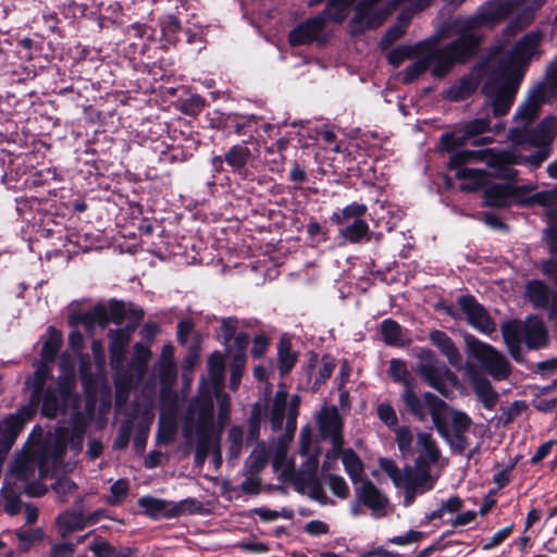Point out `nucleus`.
<instances>
[{"mask_svg": "<svg viewBox=\"0 0 557 557\" xmlns=\"http://www.w3.org/2000/svg\"><path fill=\"white\" fill-rule=\"evenodd\" d=\"M46 161L42 144L34 136L11 149L0 150V177L12 189H23L26 178Z\"/></svg>", "mask_w": 557, "mask_h": 557, "instance_id": "nucleus-1", "label": "nucleus"}, {"mask_svg": "<svg viewBox=\"0 0 557 557\" xmlns=\"http://www.w3.org/2000/svg\"><path fill=\"white\" fill-rule=\"evenodd\" d=\"M523 77L524 69L516 61H505L499 66L497 77L484 82L481 92L491 99L495 117L505 116L509 112Z\"/></svg>", "mask_w": 557, "mask_h": 557, "instance_id": "nucleus-2", "label": "nucleus"}, {"mask_svg": "<svg viewBox=\"0 0 557 557\" xmlns=\"http://www.w3.org/2000/svg\"><path fill=\"white\" fill-rule=\"evenodd\" d=\"M126 319V304L122 299L111 298L106 305L97 302L85 312H74L70 315V324H82L86 331H91L96 325L106 329L110 323L121 325Z\"/></svg>", "mask_w": 557, "mask_h": 557, "instance_id": "nucleus-3", "label": "nucleus"}, {"mask_svg": "<svg viewBox=\"0 0 557 557\" xmlns=\"http://www.w3.org/2000/svg\"><path fill=\"white\" fill-rule=\"evenodd\" d=\"M423 397L437 433L449 444L454 453L465 455L469 440L466 433H450L446 417L449 409L448 404L432 392H424Z\"/></svg>", "mask_w": 557, "mask_h": 557, "instance_id": "nucleus-4", "label": "nucleus"}, {"mask_svg": "<svg viewBox=\"0 0 557 557\" xmlns=\"http://www.w3.org/2000/svg\"><path fill=\"white\" fill-rule=\"evenodd\" d=\"M457 38L443 46V62L437 71L446 77L457 64H466L479 52L482 36L456 33Z\"/></svg>", "mask_w": 557, "mask_h": 557, "instance_id": "nucleus-5", "label": "nucleus"}, {"mask_svg": "<svg viewBox=\"0 0 557 557\" xmlns=\"http://www.w3.org/2000/svg\"><path fill=\"white\" fill-rule=\"evenodd\" d=\"M509 138L518 145L552 148L557 136V116L549 114L535 126H515L509 129Z\"/></svg>", "mask_w": 557, "mask_h": 557, "instance_id": "nucleus-6", "label": "nucleus"}, {"mask_svg": "<svg viewBox=\"0 0 557 557\" xmlns=\"http://www.w3.org/2000/svg\"><path fill=\"white\" fill-rule=\"evenodd\" d=\"M491 121L487 117L472 119L453 131L444 132L440 136L438 151L450 152L466 146L470 140L490 131Z\"/></svg>", "mask_w": 557, "mask_h": 557, "instance_id": "nucleus-7", "label": "nucleus"}, {"mask_svg": "<svg viewBox=\"0 0 557 557\" xmlns=\"http://www.w3.org/2000/svg\"><path fill=\"white\" fill-rule=\"evenodd\" d=\"M510 13V4L507 1H497L492 3L487 9H480L476 14L457 18L455 21L456 33L478 35L475 30L485 26H494L507 18Z\"/></svg>", "mask_w": 557, "mask_h": 557, "instance_id": "nucleus-8", "label": "nucleus"}, {"mask_svg": "<svg viewBox=\"0 0 557 557\" xmlns=\"http://www.w3.org/2000/svg\"><path fill=\"white\" fill-rule=\"evenodd\" d=\"M197 412L196 449L209 454L214 431V404L210 394L198 396L191 403Z\"/></svg>", "mask_w": 557, "mask_h": 557, "instance_id": "nucleus-9", "label": "nucleus"}, {"mask_svg": "<svg viewBox=\"0 0 557 557\" xmlns=\"http://www.w3.org/2000/svg\"><path fill=\"white\" fill-rule=\"evenodd\" d=\"M138 506L144 509L146 516L158 518H175L185 512L196 513L199 512L200 503L194 498H188L180 503H171L165 499L157 498L153 496H141L138 499Z\"/></svg>", "mask_w": 557, "mask_h": 557, "instance_id": "nucleus-10", "label": "nucleus"}, {"mask_svg": "<svg viewBox=\"0 0 557 557\" xmlns=\"http://www.w3.org/2000/svg\"><path fill=\"white\" fill-rule=\"evenodd\" d=\"M257 149L248 147L247 141L230 147L223 153L225 164L231 169L232 174L238 182H251L255 180V162Z\"/></svg>", "mask_w": 557, "mask_h": 557, "instance_id": "nucleus-11", "label": "nucleus"}, {"mask_svg": "<svg viewBox=\"0 0 557 557\" xmlns=\"http://www.w3.org/2000/svg\"><path fill=\"white\" fill-rule=\"evenodd\" d=\"M36 412V408L26 404L0 421V455L5 456L10 451L25 424L34 419Z\"/></svg>", "mask_w": 557, "mask_h": 557, "instance_id": "nucleus-12", "label": "nucleus"}, {"mask_svg": "<svg viewBox=\"0 0 557 557\" xmlns=\"http://www.w3.org/2000/svg\"><path fill=\"white\" fill-rule=\"evenodd\" d=\"M162 39L173 46L185 42L187 45L203 44V33L199 27L183 26L181 20L174 14H163L159 17Z\"/></svg>", "mask_w": 557, "mask_h": 557, "instance_id": "nucleus-13", "label": "nucleus"}, {"mask_svg": "<svg viewBox=\"0 0 557 557\" xmlns=\"http://www.w3.org/2000/svg\"><path fill=\"white\" fill-rule=\"evenodd\" d=\"M507 324L518 332L519 337L529 350L544 348L549 343L548 331L543 320L537 315L530 314L524 321L512 319L507 321Z\"/></svg>", "mask_w": 557, "mask_h": 557, "instance_id": "nucleus-14", "label": "nucleus"}, {"mask_svg": "<svg viewBox=\"0 0 557 557\" xmlns=\"http://www.w3.org/2000/svg\"><path fill=\"white\" fill-rule=\"evenodd\" d=\"M545 87L544 83H536L529 90L524 101L519 104L513 114L517 126H531L539 117L542 106L552 98L545 92Z\"/></svg>", "mask_w": 557, "mask_h": 557, "instance_id": "nucleus-15", "label": "nucleus"}, {"mask_svg": "<svg viewBox=\"0 0 557 557\" xmlns=\"http://www.w3.org/2000/svg\"><path fill=\"white\" fill-rule=\"evenodd\" d=\"M461 311L467 315V322L483 334L495 331V323L487 310L473 295L467 294L458 298Z\"/></svg>", "mask_w": 557, "mask_h": 557, "instance_id": "nucleus-16", "label": "nucleus"}, {"mask_svg": "<svg viewBox=\"0 0 557 557\" xmlns=\"http://www.w3.org/2000/svg\"><path fill=\"white\" fill-rule=\"evenodd\" d=\"M62 182L63 176L57 168L44 162L29 178H26L23 189L57 196V191L61 189L60 184Z\"/></svg>", "mask_w": 557, "mask_h": 557, "instance_id": "nucleus-17", "label": "nucleus"}, {"mask_svg": "<svg viewBox=\"0 0 557 557\" xmlns=\"http://www.w3.org/2000/svg\"><path fill=\"white\" fill-rule=\"evenodd\" d=\"M258 120L253 114L222 113L216 119V127L227 135L247 136L251 139L257 133Z\"/></svg>", "mask_w": 557, "mask_h": 557, "instance_id": "nucleus-18", "label": "nucleus"}, {"mask_svg": "<svg viewBox=\"0 0 557 557\" xmlns=\"http://www.w3.org/2000/svg\"><path fill=\"white\" fill-rule=\"evenodd\" d=\"M488 156L487 164L494 170V176L499 180L508 181L512 184L518 178V170L512 168L513 164L519 163V156L512 151L500 150L485 153Z\"/></svg>", "mask_w": 557, "mask_h": 557, "instance_id": "nucleus-19", "label": "nucleus"}, {"mask_svg": "<svg viewBox=\"0 0 557 557\" xmlns=\"http://www.w3.org/2000/svg\"><path fill=\"white\" fill-rule=\"evenodd\" d=\"M520 194V188L513 184L488 183L483 189V205L485 207L506 209Z\"/></svg>", "mask_w": 557, "mask_h": 557, "instance_id": "nucleus-20", "label": "nucleus"}, {"mask_svg": "<svg viewBox=\"0 0 557 557\" xmlns=\"http://www.w3.org/2000/svg\"><path fill=\"white\" fill-rule=\"evenodd\" d=\"M325 27V18L323 16H313L305 20L288 33V44L292 47H299L312 44Z\"/></svg>", "mask_w": 557, "mask_h": 557, "instance_id": "nucleus-21", "label": "nucleus"}, {"mask_svg": "<svg viewBox=\"0 0 557 557\" xmlns=\"http://www.w3.org/2000/svg\"><path fill=\"white\" fill-rule=\"evenodd\" d=\"M401 485L412 486V488L420 491V494L433 490L434 482L431 478L429 463L423 455L417 457L416 469L410 466L404 468Z\"/></svg>", "mask_w": 557, "mask_h": 557, "instance_id": "nucleus-22", "label": "nucleus"}, {"mask_svg": "<svg viewBox=\"0 0 557 557\" xmlns=\"http://www.w3.org/2000/svg\"><path fill=\"white\" fill-rule=\"evenodd\" d=\"M413 57L425 60L426 63L431 64V75L435 78H444L443 71H437V66L443 62V46H438L434 38L418 41L411 45Z\"/></svg>", "mask_w": 557, "mask_h": 557, "instance_id": "nucleus-23", "label": "nucleus"}, {"mask_svg": "<svg viewBox=\"0 0 557 557\" xmlns=\"http://www.w3.org/2000/svg\"><path fill=\"white\" fill-rule=\"evenodd\" d=\"M355 494L358 503L373 512L383 511L388 504L387 496L370 479L361 481L360 486L356 487Z\"/></svg>", "mask_w": 557, "mask_h": 557, "instance_id": "nucleus-24", "label": "nucleus"}, {"mask_svg": "<svg viewBox=\"0 0 557 557\" xmlns=\"http://www.w3.org/2000/svg\"><path fill=\"white\" fill-rule=\"evenodd\" d=\"M480 78L472 73L463 75L450 85L442 95L449 102H460L470 98L479 88Z\"/></svg>", "mask_w": 557, "mask_h": 557, "instance_id": "nucleus-25", "label": "nucleus"}, {"mask_svg": "<svg viewBox=\"0 0 557 557\" xmlns=\"http://www.w3.org/2000/svg\"><path fill=\"white\" fill-rule=\"evenodd\" d=\"M69 404V401H63L54 384H49L40 397V413L42 417L53 420L60 413H65Z\"/></svg>", "mask_w": 557, "mask_h": 557, "instance_id": "nucleus-26", "label": "nucleus"}, {"mask_svg": "<svg viewBox=\"0 0 557 557\" xmlns=\"http://www.w3.org/2000/svg\"><path fill=\"white\" fill-rule=\"evenodd\" d=\"M83 507V499H78L75 502L73 510H66L58 516L57 523L60 528L61 536L65 537L67 534L74 531H82L87 527Z\"/></svg>", "mask_w": 557, "mask_h": 557, "instance_id": "nucleus-27", "label": "nucleus"}, {"mask_svg": "<svg viewBox=\"0 0 557 557\" xmlns=\"http://www.w3.org/2000/svg\"><path fill=\"white\" fill-rule=\"evenodd\" d=\"M429 339L441 351V354L447 358L450 366L457 369L461 367L462 357L454 341L444 331H431Z\"/></svg>", "mask_w": 557, "mask_h": 557, "instance_id": "nucleus-28", "label": "nucleus"}, {"mask_svg": "<svg viewBox=\"0 0 557 557\" xmlns=\"http://www.w3.org/2000/svg\"><path fill=\"white\" fill-rule=\"evenodd\" d=\"M554 293L555 292L542 280H530L525 284V298L537 309H546Z\"/></svg>", "mask_w": 557, "mask_h": 557, "instance_id": "nucleus-29", "label": "nucleus"}, {"mask_svg": "<svg viewBox=\"0 0 557 557\" xmlns=\"http://www.w3.org/2000/svg\"><path fill=\"white\" fill-rule=\"evenodd\" d=\"M471 385L478 397L487 410H493L498 401V393L493 388L490 380L481 373L471 374Z\"/></svg>", "mask_w": 557, "mask_h": 557, "instance_id": "nucleus-30", "label": "nucleus"}, {"mask_svg": "<svg viewBox=\"0 0 557 557\" xmlns=\"http://www.w3.org/2000/svg\"><path fill=\"white\" fill-rule=\"evenodd\" d=\"M542 34L540 32H531L521 37L515 45L513 57L508 61H516L522 69L520 61L529 62L535 50L537 49Z\"/></svg>", "mask_w": 557, "mask_h": 557, "instance_id": "nucleus-31", "label": "nucleus"}, {"mask_svg": "<svg viewBox=\"0 0 557 557\" xmlns=\"http://www.w3.org/2000/svg\"><path fill=\"white\" fill-rule=\"evenodd\" d=\"M455 176L458 181H469V183H463L460 186V189L467 193L479 191L488 184V174L485 170L473 168L459 169Z\"/></svg>", "mask_w": 557, "mask_h": 557, "instance_id": "nucleus-32", "label": "nucleus"}, {"mask_svg": "<svg viewBox=\"0 0 557 557\" xmlns=\"http://www.w3.org/2000/svg\"><path fill=\"white\" fill-rule=\"evenodd\" d=\"M481 364L496 381H504L508 379L511 373V366L509 361L496 348H494Z\"/></svg>", "mask_w": 557, "mask_h": 557, "instance_id": "nucleus-33", "label": "nucleus"}, {"mask_svg": "<svg viewBox=\"0 0 557 557\" xmlns=\"http://www.w3.org/2000/svg\"><path fill=\"white\" fill-rule=\"evenodd\" d=\"M318 425L323 438H327V434L343 431L344 421L337 407H323L318 416Z\"/></svg>", "mask_w": 557, "mask_h": 557, "instance_id": "nucleus-34", "label": "nucleus"}, {"mask_svg": "<svg viewBox=\"0 0 557 557\" xmlns=\"http://www.w3.org/2000/svg\"><path fill=\"white\" fill-rule=\"evenodd\" d=\"M40 360L44 363H53L63 343L62 333L54 326H49L42 336Z\"/></svg>", "mask_w": 557, "mask_h": 557, "instance_id": "nucleus-35", "label": "nucleus"}, {"mask_svg": "<svg viewBox=\"0 0 557 557\" xmlns=\"http://www.w3.org/2000/svg\"><path fill=\"white\" fill-rule=\"evenodd\" d=\"M400 399L405 406L406 412L411 414L418 421H424L426 419L428 405L424 397H421L414 391V384L404 388Z\"/></svg>", "mask_w": 557, "mask_h": 557, "instance_id": "nucleus-36", "label": "nucleus"}, {"mask_svg": "<svg viewBox=\"0 0 557 557\" xmlns=\"http://www.w3.org/2000/svg\"><path fill=\"white\" fill-rule=\"evenodd\" d=\"M400 399L405 406L406 412L411 414L418 421H424L426 419L428 405L424 397H421L414 391V384L404 388Z\"/></svg>", "mask_w": 557, "mask_h": 557, "instance_id": "nucleus-37", "label": "nucleus"}, {"mask_svg": "<svg viewBox=\"0 0 557 557\" xmlns=\"http://www.w3.org/2000/svg\"><path fill=\"white\" fill-rule=\"evenodd\" d=\"M298 360V354L292 350L288 338L282 337L277 344V368L282 377L292 372Z\"/></svg>", "mask_w": 557, "mask_h": 557, "instance_id": "nucleus-38", "label": "nucleus"}, {"mask_svg": "<svg viewBox=\"0 0 557 557\" xmlns=\"http://www.w3.org/2000/svg\"><path fill=\"white\" fill-rule=\"evenodd\" d=\"M131 339L124 335L123 331L111 330L109 343V356L111 366L119 367L125 359L126 347Z\"/></svg>", "mask_w": 557, "mask_h": 557, "instance_id": "nucleus-39", "label": "nucleus"}, {"mask_svg": "<svg viewBox=\"0 0 557 557\" xmlns=\"http://www.w3.org/2000/svg\"><path fill=\"white\" fill-rule=\"evenodd\" d=\"M85 433L86 424L79 413L74 417L71 431L66 428H60L57 430V434L60 440L66 438L67 435H70L71 448L76 451H79L83 447Z\"/></svg>", "mask_w": 557, "mask_h": 557, "instance_id": "nucleus-40", "label": "nucleus"}, {"mask_svg": "<svg viewBox=\"0 0 557 557\" xmlns=\"http://www.w3.org/2000/svg\"><path fill=\"white\" fill-rule=\"evenodd\" d=\"M368 212V207L364 203L351 202L341 210L334 211L331 215L332 223L336 225H344L346 223L364 220Z\"/></svg>", "mask_w": 557, "mask_h": 557, "instance_id": "nucleus-41", "label": "nucleus"}, {"mask_svg": "<svg viewBox=\"0 0 557 557\" xmlns=\"http://www.w3.org/2000/svg\"><path fill=\"white\" fill-rule=\"evenodd\" d=\"M1 496L4 500L3 509L9 516L13 517L20 513L22 508L21 491L13 486L10 476L4 478Z\"/></svg>", "mask_w": 557, "mask_h": 557, "instance_id": "nucleus-42", "label": "nucleus"}, {"mask_svg": "<svg viewBox=\"0 0 557 557\" xmlns=\"http://www.w3.org/2000/svg\"><path fill=\"white\" fill-rule=\"evenodd\" d=\"M339 226V236L349 244H360L363 239H368L370 227L366 220H357Z\"/></svg>", "mask_w": 557, "mask_h": 557, "instance_id": "nucleus-43", "label": "nucleus"}, {"mask_svg": "<svg viewBox=\"0 0 557 557\" xmlns=\"http://www.w3.org/2000/svg\"><path fill=\"white\" fill-rule=\"evenodd\" d=\"M51 363H44V361L40 360V364L37 367L34 375V382L32 386V392L28 399V405L32 407L38 409L40 405V397L44 392V389L48 386L46 385V381L48 379L49 372H50V366Z\"/></svg>", "mask_w": 557, "mask_h": 557, "instance_id": "nucleus-44", "label": "nucleus"}, {"mask_svg": "<svg viewBox=\"0 0 557 557\" xmlns=\"http://www.w3.org/2000/svg\"><path fill=\"white\" fill-rule=\"evenodd\" d=\"M356 0H329L325 9L319 16L335 24H342L348 16L349 8Z\"/></svg>", "mask_w": 557, "mask_h": 557, "instance_id": "nucleus-45", "label": "nucleus"}, {"mask_svg": "<svg viewBox=\"0 0 557 557\" xmlns=\"http://www.w3.org/2000/svg\"><path fill=\"white\" fill-rule=\"evenodd\" d=\"M420 377L432 388L437 391L443 397L451 398L453 389L447 386L444 377L441 375V369L431 367H421Z\"/></svg>", "mask_w": 557, "mask_h": 557, "instance_id": "nucleus-46", "label": "nucleus"}, {"mask_svg": "<svg viewBox=\"0 0 557 557\" xmlns=\"http://www.w3.org/2000/svg\"><path fill=\"white\" fill-rule=\"evenodd\" d=\"M491 152V149L484 150H453L447 162L449 170L459 171V169H466L465 165L473 160H483L485 153Z\"/></svg>", "mask_w": 557, "mask_h": 557, "instance_id": "nucleus-47", "label": "nucleus"}, {"mask_svg": "<svg viewBox=\"0 0 557 557\" xmlns=\"http://www.w3.org/2000/svg\"><path fill=\"white\" fill-rule=\"evenodd\" d=\"M380 333L384 343L388 346L403 347V327L394 319L387 318L381 322Z\"/></svg>", "mask_w": 557, "mask_h": 557, "instance_id": "nucleus-48", "label": "nucleus"}, {"mask_svg": "<svg viewBox=\"0 0 557 557\" xmlns=\"http://www.w3.org/2000/svg\"><path fill=\"white\" fill-rule=\"evenodd\" d=\"M344 469L354 484L363 481L364 465L358 454L352 448H346L345 455L342 456Z\"/></svg>", "mask_w": 557, "mask_h": 557, "instance_id": "nucleus-49", "label": "nucleus"}, {"mask_svg": "<svg viewBox=\"0 0 557 557\" xmlns=\"http://www.w3.org/2000/svg\"><path fill=\"white\" fill-rule=\"evenodd\" d=\"M14 121L8 119L0 110V144L7 141L15 147L27 138L26 135L18 133Z\"/></svg>", "mask_w": 557, "mask_h": 557, "instance_id": "nucleus-50", "label": "nucleus"}, {"mask_svg": "<svg viewBox=\"0 0 557 557\" xmlns=\"http://www.w3.org/2000/svg\"><path fill=\"white\" fill-rule=\"evenodd\" d=\"M502 335L512 359L519 363L523 362L524 358L521 350V343L523 342L519 337L518 332L505 322L502 325Z\"/></svg>", "mask_w": 557, "mask_h": 557, "instance_id": "nucleus-51", "label": "nucleus"}, {"mask_svg": "<svg viewBox=\"0 0 557 557\" xmlns=\"http://www.w3.org/2000/svg\"><path fill=\"white\" fill-rule=\"evenodd\" d=\"M467 352L480 363L494 350V347L484 343L470 333L463 335Z\"/></svg>", "mask_w": 557, "mask_h": 557, "instance_id": "nucleus-52", "label": "nucleus"}, {"mask_svg": "<svg viewBox=\"0 0 557 557\" xmlns=\"http://www.w3.org/2000/svg\"><path fill=\"white\" fill-rule=\"evenodd\" d=\"M54 386L57 387V392L60 394L63 401L70 403L71 400L77 399V395L75 394L76 377L73 371L61 373L58 376L57 384Z\"/></svg>", "mask_w": 557, "mask_h": 557, "instance_id": "nucleus-53", "label": "nucleus"}, {"mask_svg": "<svg viewBox=\"0 0 557 557\" xmlns=\"http://www.w3.org/2000/svg\"><path fill=\"white\" fill-rule=\"evenodd\" d=\"M389 376L395 383H401L404 388L414 384V380L407 369L406 362L400 359H392L388 370Z\"/></svg>", "mask_w": 557, "mask_h": 557, "instance_id": "nucleus-54", "label": "nucleus"}, {"mask_svg": "<svg viewBox=\"0 0 557 557\" xmlns=\"http://www.w3.org/2000/svg\"><path fill=\"white\" fill-rule=\"evenodd\" d=\"M418 445L423 449V451L426 456L425 461L429 465L436 463L440 460L441 451H440L437 444L434 441L431 433L419 432L418 433Z\"/></svg>", "mask_w": 557, "mask_h": 557, "instance_id": "nucleus-55", "label": "nucleus"}, {"mask_svg": "<svg viewBox=\"0 0 557 557\" xmlns=\"http://www.w3.org/2000/svg\"><path fill=\"white\" fill-rule=\"evenodd\" d=\"M362 7L360 3L357 7L356 14L350 21V33L351 35H360L362 34L367 28H373L377 25H380L383 22V18H379L376 22V15L371 17L370 20L364 23V12L362 11Z\"/></svg>", "mask_w": 557, "mask_h": 557, "instance_id": "nucleus-56", "label": "nucleus"}, {"mask_svg": "<svg viewBox=\"0 0 557 557\" xmlns=\"http://www.w3.org/2000/svg\"><path fill=\"white\" fill-rule=\"evenodd\" d=\"M282 481H290L294 485L295 491L302 494L307 486H310L311 480L306 473L301 471H295L293 465L288 466L281 473Z\"/></svg>", "mask_w": 557, "mask_h": 557, "instance_id": "nucleus-57", "label": "nucleus"}, {"mask_svg": "<svg viewBox=\"0 0 557 557\" xmlns=\"http://www.w3.org/2000/svg\"><path fill=\"white\" fill-rule=\"evenodd\" d=\"M548 226L544 231V240L547 244L552 259L557 260V208L549 212Z\"/></svg>", "mask_w": 557, "mask_h": 557, "instance_id": "nucleus-58", "label": "nucleus"}, {"mask_svg": "<svg viewBox=\"0 0 557 557\" xmlns=\"http://www.w3.org/2000/svg\"><path fill=\"white\" fill-rule=\"evenodd\" d=\"M432 65L426 63L425 60L417 58V61L409 64L401 73V83L404 85H410L416 82L422 74L428 70L431 71Z\"/></svg>", "mask_w": 557, "mask_h": 557, "instance_id": "nucleus-59", "label": "nucleus"}, {"mask_svg": "<svg viewBox=\"0 0 557 557\" xmlns=\"http://www.w3.org/2000/svg\"><path fill=\"white\" fill-rule=\"evenodd\" d=\"M244 431L239 425H233L228 431V449L227 458L230 460H237L240 456L243 448Z\"/></svg>", "mask_w": 557, "mask_h": 557, "instance_id": "nucleus-60", "label": "nucleus"}, {"mask_svg": "<svg viewBox=\"0 0 557 557\" xmlns=\"http://www.w3.org/2000/svg\"><path fill=\"white\" fill-rule=\"evenodd\" d=\"M262 412L259 404H255L248 419V433L246 441L248 444H253L259 440L261 429Z\"/></svg>", "mask_w": 557, "mask_h": 557, "instance_id": "nucleus-61", "label": "nucleus"}, {"mask_svg": "<svg viewBox=\"0 0 557 557\" xmlns=\"http://www.w3.org/2000/svg\"><path fill=\"white\" fill-rule=\"evenodd\" d=\"M129 492V481L119 479L110 486L111 495L107 497L106 503L110 506H120Z\"/></svg>", "mask_w": 557, "mask_h": 557, "instance_id": "nucleus-62", "label": "nucleus"}, {"mask_svg": "<svg viewBox=\"0 0 557 557\" xmlns=\"http://www.w3.org/2000/svg\"><path fill=\"white\" fill-rule=\"evenodd\" d=\"M247 359H243L242 355L233 354L230 362V387L236 391L240 384L242 376L246 367Z\"/></svg>", "mask_w": 557, "mask_h": 557, "instance_id": "nucleus-63", "label": "nucleus"}, {"mask_svg": "<svg viewBox=\"0 0 557 557\" xmlns=\"http://www.w3.org/2000/svg\"><path fill=\"white\" fill-rule=\"evenodd\" d=\"M16 539L21 543V550L28 552L29 548L37 542H41L44 540V530L41 528H36L32 530H17Z\"/></svg>", "mask_w": 557, "mask_h": 557, "instance_id": "nucleus-64", "label": "nucleus"}]
</instances>
